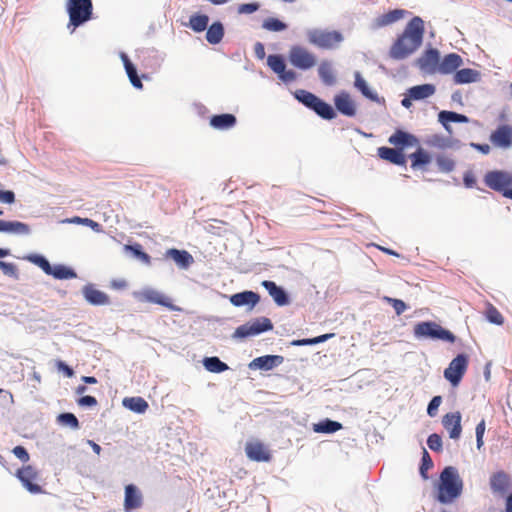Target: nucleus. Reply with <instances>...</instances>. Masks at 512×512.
<instances>
[{"mask_svg":"<svg viewBox=\"0 0 512 512\" xmlns=\"http://www.w3.org/2000/svg\"><path fill=\"white\" fill-rule=\"evenodd\" d=\"M236 124V117L233 114L214 115L210 118V125L217 130H227Z\"/></svg>","mask_w":512,"mask_h":512,"instance_id":"obj_30","label":"nucleus"},{"mask_svg":"<svg viewBox=\"0 0 512 512\" xmlns=\"http://www.w3.org/2000/svg\"><path fill=\"white\" fill-rule=\"evenodd\" d=\"M143 497L140 490L133 484L125 486L124 509L131 511L142 506Z\"/></svg>","mask_w":512,"mask_h":512,"instance_id":"obj_17","label":"nucleus"},{"mask_svg":"<svg viewBox=\"0 0 512 512\" xmlns=\"http://www.w3.org/2000/svg\"><path fill=\"white\" fill-rule=\"evenodd\" d=\"M464 184L468 188H472L476 184V179L473 174L467 173L464 175Z\"/></svg>","mask_w":512,"mask_h":512,"instance_id":"obj_64","label":"nucleus"},{"mask_svg":"<svg viewBox=\"0 0 512 512\" xmlns=\"http://www.w3.org/2000/svg\"><path fill=\"white\" fill-rule=\"evenodd\" d=\"M409 157L411 159V167L413 169L423 168L431 162V156L423 148H418Z\"/></svg>","mask_w":512,"mask_h":512,"instance_id":"obj_37","label":"nucleus"},{"mask_svg":"<svg viewBox=\"0 0 512 512\" xmlns=\"http://www.w3.org/2000/svg\"><path fill=\"white\" fill-rule=\"evenodd\" d=\"M17 476L29 492L33 494L42 492L41 486L34 482L37 479V471L32 466L28 465L18 470Z\"/></svg>","mask_w":512,"mask_h":512,"instance_id":"obj_14","label":"nucleus"},{"mask_svg":"<svg viewBox=\"0 0 512 512\" xmlns=\"http://www.w3.org/2000/svg\"><path fill=\"white\" fill-rule=\"evenodd\" d=\"M78 404L80 406H88V407H93V406H96L97 405V400L95 397L93 396H83L81 397L79 400H78Z\"/></svg>","mask_w":512,"mask_h":512,"instance_id":"obj_61","label":"nucleus"},{"mask_svg":"<svg viewBox=\"0 0 512 512\" xmlns=\"http://www.w3.org/2000/svg\"><path fill=\"white\" fill-rule=\"evenodd\" d=\"M13 454L19 458L22 462L29 461V454L23 446H16L13 449Z\"/></svg>","mask_w":512,"mask_h":512,"instance_id":"obj_59","label":"nucleus"},{"mask_svg":"<svg viewBox=\"0 0 512 512\" xmlns=\"http://www.w3.org/2000/svg\"><path fill=\"white\" fill-rule=\"evenodd\" d=\"M484 183L490 189L512 199V174L503 170L489 171L484 176Z\"/></svg>","mask_w":512,"mask_h":512,"instance_id":"obj_5","label":"nucleus"},{"mask_svg":"<svg viewBox=\"0 0 512 512\" xmlns=\"http://www.w3.org/2000/svg\"><path fill=\"white\" fill-rule=\"evenodd\" d=\"M224 36V27L221 22H214L212 23L206 32V40L210 44H218L222 41Z\"/></svg>","mask_w":512,"mask_h":512,"instance_id":"obj_35","label":"nucleus"},{"mask_svg":"<svg viewBox=\"0 0 512 512\" xmlns=\"http://www.w3.org/2000/svg\"><path fill=\"white\" fill-rule=\"evenodd\" d=\"M0 232L28 235L30 233V227L20 221L0 220Z\"/></svg>","mask_w":512,"mask_h":512,"instance_id":"obj_28","label":"nucleus"},{"mask_svg":"<svg viewBox=\"0 0 512 512\" xmlns=\"http://www.w3.org/2000/svg\"><path fill=\"white\" fill-rule=\"evenodd\" d=\"M486 319L493 324L503 325L504 317L500 311L491 303H488L485 311Z\"/></svg>","mask_w":512,"mask_h":512,"instance_id":"obj_45","label":"nucleus"},{"mask_svg":"<svg viewBox=\"0 0 512 512\" xmlns=\"http://www.w3.org/2000/svg\"><path fill=\"white\" fill-rule=\"evenodd\" d=\"M123 405L136 413H144L149 407L147 401L142 397L125 398Z\"/></svg>","mask_w":512,"mask_h":512,"instance_id":"obj_38","label":"nucleus"},{"mask_svg":"<svg viewBox=\"0 0 512 512\" xmlns=\"http://www.w3.org/2000/svg\"><path fill=\"white\" fill-rule=\"evenodd\" d=\"M336 109L345 116L353 117L356 115V106L349 93L342 91L334 98Z\"/></svg>","mask_w":512,"mask_h":512,"instance_id":"obj_18","label":"nucleus"},{"mask_svg":"<svg viewBox=\"0 0 512 512\" xmlns=\"http://www.w3.org/2000/svg\"><path fill=\"white\" fill-rule=\"evenodd\" d=\"M424 35V22L415 16L406 25L403 33L396 39L389 50V55L395 60L407 58L421 45Z\"/></svg>","mask_w":512,"mask_h":512,"instance_id":"obj_1","label":"nucleus"},{"mask_svg":"<svg viewBox=\"0 0 512 512\" xmlns=\"http://www.w3.org/2000/svg\"><path fill=\"white\" fill-rule=\"evenodd\" d=\"M490 487L493 493L504 495L511 487V479L504 471H498L491 476Z\"/></svg>","mask_w":512,"mask_h":512,"instance_id":"obj_19","label":"nucleus"},{"mask_svg":"<svg viewBox=\"0 0 512 512\" xmlns=\"http://www.w3.org/2000/svg\"><path fill=\"white\" fill-rule=\"evenodd\" d=\"M263 28L269 31H282L286 29V24L276 18H268L263 23Z\"/></svg>","mask_w":512,"mask_h":512,"instance_id":"obj_50","label":"nucleus"},{"mask_svg":"<svg viewBox=\"0 0 512 512\" xmlns=\"http://www.w3.org/2000/svg\"><path fill=\"white\" fill-rule=\"evenodd\" d=\"M296 98L306 107L313 109L319 97L306 90H298L295 93Z\"/></svg>","mask_w":512,"mask_h":512,"instance_id":"obj_46","label":"nucleus"},{"mask_svg":"<svg viewBox=\"0 0 512 512\" xmlns=\"http://www.w3.org/2000/svg\"><path fill=\"white\" fill-rule=\"evenodd\" d=\"M355 87L361 91V93L369 98L374 100L376 96L370 91L366 81L361 77L360 73L355 74Z\"/></svg>","mask_w":512,"mask_h":512,"instance_id":"obj_47","label":"nucleus"},{"mask_svg":"<svg viewBox=\"0 0 512 512\" xmlns=\"http://www.w3.org/2000/svg\"><path fill=\"white\" fill-rule=\"evenodd\" d=\"M485 429H486V424H485V420L482 419L476 426V443H477V448L480 449L483 444H484V441H483V436H484V433H485Z\"/></svg>","mask_w":512,"mask_h":512,"instance_id":"obj_56","label":"nucleus"},{"mask_svg":"<svg viewBox=\"0 0 512 512\" xmlns=\"http://www.w3.org/2000/svg\"><path fill=\"white\" fill-rule=\"evenodd\" d=\"M439 122L445 127L447 131L450 130L449 122L467 123L469 118L466 115L459 114L453 111H441L438 114Z\"/></svg>","mask_w":512,"mask_h":512,"instance_id":"obj_32","label":"nucleus"},{"mask_svg":"<svg viewBox=\"0 0 512 512\" xmlns=\"http://www.w3.org/2000/svg\"><path fill=\"white\" fill-rule=\"evenodd\" d=\"M440 63L439 52L436 49H428L426 50L421 57L417 59V65L421 69V71L434 74L438 72Z\"/></svg>","mask_w":512,"mask_h":512,"instance_id":"obj_12","label":"nucleus"},{"mask_svg":"<svg viewBox=\"0 0 512 512\" xmlns=\"http://www.w3.org/2000/svg\"><path fill=\"white\" fill-rule=\"evenodd\" d=\"M468 367V357L465 354L457 355L444 370V377L453 385L457 386L464 376Z\"/></svg>","mask_w":512,"mask_h":512,"instance_id":"obj_9","label":"nucleus"},{"mask_svg":"<svg viewBox=\"0 0 512 512\" xmlns=\"http://www.w3.org/2000/svg\"><path fill=\"white\" fill-rule=\"evenodd\" d=\"M462 489L463 482L456 468L445 467L440 474L437 500L443 504L450 503L461 495Z\"/></svg>","mask_w":512,"mask_h":512,"instance_id":"obj_2","label":"nucleus"},{"mask_svg":"<svg viewBox=\"0 0 512 512\" xmlns=\"http://www.w3.org/2000/svg\"><path fill=\"white\" fill-rule=\"evenodd\" d=\"M433 467V461L426 449H423L420 474L424 479H428L427 471Z\"/></svg>","mask_w":512,"mask_h":512,"instance_id":"obj_49","label":"nucleus"},{"mask_svg":"<svg viewBox=\"0 0 512 512\" xmlns=\"http://www.w3.org/2000/svg\"><path fill=\"white\" fill-rule=\"evenodd\" d=\"M463 61L460 55L450 53L446 55L439 63L438 72L441 74H451L462 65Z\"/></svg>","mask_w":512,"mask_h":512,"instance_id":"obj_25","label":"nucleus"},{"mask_svg":"<svg viewBox=\"0 0 512 512\" xmlns=\"http://www.w3.org/2000/svg\"><path fill=\"white\" fill-rule=\"evenodd\" d=\"M49 275H52L56 279H72L75 278L77 275L74 272V270L64 266V265H55L52 266L51 273Z\"/></svg>","mask_w":512,"mask_h":512,"instance_id":"obj_43","label":"nucleus"},{"mask_svg":"<svg viewBox=\"0 0 512 512\" xmlns=\"http://www.w3.org/2000/svg\"><path fill=\"white\" fill-rule=\"evenodd\" d=\"M314 431L315 432H318V433H334V432H337L339 431L340 429H342V424L337 422V421H333V420H330V419H326L324 421H321L317 424H314Z\"/></svg>","mask_w":512,"mask_h":512,"instance_id":"obj_40","label":"nucleus"},{"mask_svg":"<svg viewBox=\"0 0 512 512\" xmlns=\"http://www.w3.org/2000/svg\"><path fill=\"white\" fill-rule=\"evenodd\" d=\"M262 286L268 291L269 295L273 298L278 306H285L289 303V298L283 288L276 285L275 282L265 280Z\"/></svg>","mask_w":512,"mask_h":512,"instance_id":"obj_24","label":"nucleus"},{"mask_svg":"<svg viewBox=\"0 0 512 512\" xmlns=\"http://www.w3.org/2000/svg\"><path fill=\"white\" fill-rule=\"evenodd\" d=\"M377 155L392 164L399 166H406V157L403 151L397 148H389V147H379L377 150Z\"/></svg>","mask_w":512,"mask_h":512,"instance_id":"obj_21","label":"nucleus"},{"mask_svg":"<svg viewBox=\"0 0 512 512\" xmlns=\"http://www.w3.org/2000/svg\"><path fill=\"white\" fill-rule=\"evenodd\" d=\"M478 77V71L471 68H464L454 73L453 81L455 84H467L475 82Z\"/></svg>","mask_w":512,"mask_h":512,"instance_id":"obj_33","label":"nucleus"},{"mask_svg":"<svg viewBox=\"0 0 512 512\" xmlns=\"http://www.w3.org/2000/svg\"><path fill=\"white\" fill-rule=\"evenodd\" d=\"M124 250L131 252L136 258L146 265H150L151 257L146 252L142 251L141 244L135 243L133 245H125Z\"/></svg>","mask_w":512,"mask_h":512,"instance_id":"obj_44","label":"nucleus"},{"mask_svg":"<svg viewBox=\"0 0 512 512\" xmlns=\"http://www.w3.org/2000/svg\"><path fill=\"white\" fill-rule=\"evenodd\" d=\"M58 421L63 425H68L74 429L79 427V421L72 413H62L58 416Z\"/></svg>","mask_w":512,"mask_h":512,"instance_id":"obj_51","label":"nucleus"},{"mask_svg":"<svg viewBox=\"0 0 512 512\" xmlns=\"http://www.w3.org/2000/svg\"><path fill=\"white\" fill-rule=\"evenodd\" d=\"M307 39L320 49L333 50L343 42L344 36L337 30L311 29L307 32Z\"/></svg>","mask_w":512,"mask_h":512,"instance_id":"obj_3","label":"nucleus"},{"mask_svg":"<svg viewBox=\"0 0 512 512\" xmlns=\"http://www.w3.org/2000/svg\"><path fill=\"white\" fill-rule=\"evenodd\" d=\"M388 142L395 148L403 151L405 147L413 146L418 143L417 138L403 130H396L388 139Z\"/></svg>","mask_w":512,"mask_h":512,"instance_id":"obj_20","label":"nucleus"},{"mask_svg":"<svg viewBox=\"0 0 512 512\" xmlns=\"http://www.w3.org/2000/svg\"><path fill=\"white\" fill-rule=\"evenodd\" d=\"M443 427L449 432L452 439H458L461 436V414L460 412H451L443 416Z\"/></svg>","mask_w":512,"mask_h":512,"instance_id":"obj_15","label":"nucleus"},{"mask_svg":"<svg viewBox=\"0 0 512 512\" xmlns=\"http://www.w3.org/2000/svg\"><path fill=\"white\" fill-rule=\"evenodd\" d=\"M406 13H407V11H405L403 9L391 10L385 14L378 16L375 19V26L380 28V27H384V26L390 25L392 23H395V22L399 21L400 19H402Z\"/></svg>","mask_w":512,"mask_h":512,"instance_id":"obj_29","label":"nucleus"},{"mask_svg":"<svg viewBox=\"0 0 512 512\" xmlns=\"http://www.w3.org/2000/svg\"><path fill=\"white\" fill-rule=\"evenodd\" d=\"M66 9L69 14V26L76 28L92 18V0H67Z\"/></svg>","mask_w":512,"mask_h":512,"instance_id":"obj_4","label":"nucleus"},{"mask_svg":"<svg viewBox=\"0 0 512 512\" xmlns=\"http://www.w3.org/2000/svg\"><path fill=\"white\" fill-rule=\"evenodd\" d=\"M0 270L9 277L18 278V268L14 263H7L0 260Z\"/></svg>","mask_w":512,"mask_h":512,"instance_id":"obj_53","label":"nucleus"},{"mask_svg":"<svg viewBox=\"0 0 512 512\" xmlns=\"http://www.w3.org/2000/svg\"><path fill=\"white\" fill-rule=\"evenodd\" d=\"M120 57L123 61L126 73L129 77L131 84L135 88L141 89L143 87V85H142L141 79L139 78V76L137 74V70H136L135 66L131 63V61L129 60L128 56L125 53H121Z\"/></svg>","mask_w":512,"mask_h":512,"instance_id":"obj_34","label":"nucleus"},{"mask_svg":"<svg viewBox=\"0 0 512 512\" xmlns=\"http://www.w3.org/2000/svg\"><path fill=\"white\" fill-rule=\"evenodd\" d=\"M284 361L283 356L280 355H265L255 358L250 363V368H257L262 370H271L280 364H282Z\"/></svg>","mask_w":512,"mask_h":512,"instance_id":"obj_23","label":"nucleus"},{"mask_svg":"<svg viewBox=\"0 0 512 512\" xmlns=\"http://www.w3.org/2000/svg\"><path fill=\"white\" fill-rule=\"evenodd\" d=\"M436 91L433 84H422L413 86L408 89V95L414 99V101L424 100L432 96Z\"/></svg>","mask_w":512,"mask_h":512,"instance_id":"obj_31","label":"nucleus"},{"mask_svg":"<svg viewBox=\"0 0 512 512\" xmlns=\"http://www.w3.org/2000/svg\"><path fill=\"white\" fill-rule=\"evenodd\" d=\"M247 457L256 462H269L272 458L268 448L260 441H249L245 445Z\"/></svg>","mask_w":512,"mask_h":512,"instance_id":"obj_13","label":"nucleus"},{"mask_svg":"<svg viewBox=\"0 0 512 512\" xmlns=\"http://www.w3.org/2000/svg\"><path fill=\"white\" fill-rule=\"evenodd\" d=\"M28 259L35 265L39 266L47 275L51 273L52 266L45 257L41 255H32Z\"/></svg>","mask_w":512,"mask_h":512,"instance_id":"obj_48","label":"nucleus"},{"mask_svg":"<svg viewBox=\"0 0 512 512\" xmlns=\"http://www.w3.org/2000/svg\"><path fill=\"white\" fill-rule=\"evenodd\" d=\"M318 74L325 85L331 86L335 84L336 78L330 62L322 61L318 67Z\"/></svg>","mask_w":512,"mask_h":512,"instance_id":"obj_36","label":"nucleus"},{"mask_svg":"<svg viewBox=\"0 0 512 512\" xmlns=\"http://www.w3.org/2000/svg\"><path fill=\"white\" fill-rule=\"evenodd\" d=\"M385 300L392 305L397 315H401L407 309V305L400 299L385 297Z\"/></svg>","mask_w":512,"mask_h":512,"instance_id":"obj_55","label":"nucleus"},{"mask_svg":"<svg viewBox=\"0 0 512 512\" xmlns=\"http://www.w3.org/2000/svg\"><path fill=\"white\" fill-rule=\"evenodd\" d=\"M290 63L301 70H308L315 66L316 57L308 49L295 45L289 50Z\"/></svg>","mask_w":512,"mask_h":512,"instance_id":"obj_8","label":"nucleus"},{"mask_svg":"<svg viewBox=\"0 0 512 512\" xmlns=\"http://www.w3.org/2000/svg\"><path fill=\"white\" fill-rule=\"evenodd\" d=\"M267 65L285 83L293 82L297 78V74L293 70H286L285 61L280 55H269Z\"/></svg>","mask_w":512,"mask_h":512,"instance_id":"obj_10","label":"nucleus"},{"mask_svg":"<svg viewBox=\"0 0 512 512\" xmlns=\"http://www.w3.org/2000/svg\"><path fill=\"white\" fill-rule=\"evenodd\" d=\"M57 367L59 370L63 371L67 377H72L74 375L73 369L62 361L57 363Z\"/></svg>","mask_w":512,"mask_h":512,"instance_id":"obj_63","label":"nucleus"},{"mask_svg":"<svg viewBox=\"0 0 512 512\" xmlns=\"http://www.w3.org/2000/svg\"><path fill=\"white\" fill-rule=\"evenodd\" d=\"M83 295L86 301L92 305L100 306L110 303L109 296L103 291L96 289L93 285H86L83 288Z\"/></svg>","mask_w":512,"mask_h":512,"instance_id":"obj_22","label":"nucleus"},{"mask_svg":"<svg viewBox=\"0 0 512 512\" xmlns=\"http://www.w3.org/2000/svg\"><path fill=\"white\" fill-rule=\"evenodd\" d=\"M209 17L204 14L192 15L189 19V25L195 32H202L207 29Z\"/></svg>","mask_w":512,"mask_h":512,"instance_id":"obj_42","label":"nucleus"},{"mask_svg":"<svg viewBox=\"0 0 512 512\" xmlns=\"http://www.w3.org/2000/svg\"><path fill=\"white\" fill-rule=\"evenodd\" d=\"M441 402V396H435L432 398L427 408V413L429 416L433 417L436 415L437 409L440 406Z\"/></svg>","mask_w":512,"mask_h":512,"instance_id":"obj_57","label":"nucleus"},{"mask_svg":"<svg viewBox=\"0 0 512 512\" xmlns=\"http://www.w3.org/2000/svg\"><path fill=\"white\" fill-rule=\"evenodd\" d=\"M206 370L212 373H221L228 370V365L222 362L218 357H207L203 361Z\"/></svg>","mask_w":512,"mask_h":512,"instance_id":"obj_41","label":"nucleus"},{"mask_svg":"<svg viewBox=\"0 0 512 512\" xmlns=\"http://www.w3.org/2000/svg\"><path fill=\"white\" fill-rule=\"evenodd\" d=\"M490 141L493 145L501 148H508L512 145V127L509 125L499 126L491 135Z\"/></svg>","mask_w":512,"mask_h":512,"instance_id":"obj_16","label":"nucleus"},{"mask_svg":"<svg viewBox=\"0 0 512 512\" xmlns=\"http://www.w3.org/2000/svg\"><path fill=\"white\" fill-rule=\"evenodd\" d=\"M273 329V324L269 318L260 317L247 322L236 328L233 337L247 338Z\"/></svg>","mask_w":512,"mask_h":512,"instance_id":"obj_7","label":"nucleus"},{"mask_svg":"<svg viewBox=\"0 0 512 512\" xmlns=\"http://www.w3.org/2000/svg\"><path fill=\"white\" fill-rule=\"evenodd\" d=\"M166 256L174 260L181 268H188L193 263L192 255L186 250L171 248L167 250Z\"/></svg>","mask_w":512,"mask_h":512,"instance_id":"obj_27","label":"nucleus"},{"mask_svg":"<svg viewBox=\"0 0 512 512\" xmlns=\"http://www.w3.org/2000/svg\"><path fill=\"white\" fill-rule=\"evenodd\" d=\"M254 53L257 58L264 59L265 57V47L261 42H257L254 46Z\"/></svg>","mask_w":512,"mask_h":512,"instance_id":"obj_62","label":"nucleus"},{"mask_svg":"<svg viewBox=\"0 0 512 512\" xmlns=\"http://www.w3.org/2000/svg\"><path fill=\"white\" fill-rule=\"evenodd\" d=\"M414 336L416 338L440 339L450 343L455 342V336L449 330L433 321L419 322L414 326Z\"/></svg>","mask_w":512,"mask_h":512,"instance_id":"obj_6","label":"nucleus"},{"mask_svg":"<svg viewBox=\"0 0 512 512\" xmlns=\"http://www.w3.org/2000/svg\"><path fill=\"white\" fill-rule=\"evenodd\" d=\"M436 161L439 169L442 172H451L455 167L454 161L446 156H439Z\"/></svg>","mask_w":512,"mask_h":512,"instance_id":"obj_52","label":"nucleus"},{"mask_svg":"<svg viewBox=\"0 0 512 512\" xmlns=\"http://www.w3.org/2000/svg\"><path fill=\"white\" fill-rule=\"evenodd\" d=\"M259 300V295L253 291L236 293L230 297V302L237 307L244 305H251L253 307L259 302Z\"/></svg>","mask_w":512,"mask_h":512,"instance_id":"obj_26","label":"nucleus"},{"mask_svg":"<svg viewBox=\"0 0 512 512\" xmlns=\"http://www.w3.org/2000/svg\"><path fill=\"white\" fill-rule=\"evenodd\" d=\"M258 9H259L258 3H246V4H241L238 7V12L241 14H251V13L257 11Z\"/></svg>","mask_w":512,"mask_h":512,"instance_id":"obj_58","label":"nucleus"},{"mask_svg":"<svg viewBox=\"0 0 512 512\" xmlns=\"http://www.w3.org/2000/svg\"><path fill=\"white\" fill-rule=\"evenodd\" d=\"M427 445L428 447L435 452H441L442 451V439L440 435L433 433L431 434L427 439Z\"/></svg>","mask_w":512,"mask_h":512,"instance_id":"obj_54","label":"nucleus"},{"mask_svg":"<svg viewBox=\"0 0 512 512\" xmlns=\"http://www.w3.org/2000/svg\"><path fill=\"white\" fill-rule=\"evenodd\" d=\"M0 202L12 204L15 202V194L13 191L0 190Z\"/></svg>","mask_w":512,"mask_h":512,"instance_id":"obj_60","label":"nucleus"},{"mask_svg":"<svg viewBox=\"0 0 512 512\" xmlns=\"http://www.w3.org/2000/svg\"><path fill=\"white\" fill-rule=\"evenodd\" d=\"M138 299L142 302H149L164 306L172 311L179 310V308L172 303L169 297L165 296L164 294L160 293L155 289L147 288L142 290L138 294Z\"/></svg>","mask_w":512,"mask_h":512,"instance_id":"obj_11","label":"nucleus"},{"mask_svg":"<svg viewBox=\"0 0 512 512\" xmlns=\"http://www.w3.org/2000/svg\"><path fill=\"white\" fill-rule=\"evenodd\" d=\"M312 110L323 119L331 120L336 116L333 107L320 98H318Z\"/></svg>","mask_w":512,"mask_h":512,"instance_id":"obj_39","label":"nucleus"}]
</instances>
